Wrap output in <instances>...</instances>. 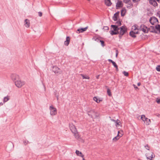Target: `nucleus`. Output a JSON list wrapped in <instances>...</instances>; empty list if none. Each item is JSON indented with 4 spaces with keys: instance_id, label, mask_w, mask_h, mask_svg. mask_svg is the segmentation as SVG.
I'll return each mask as SVG.
<instances>
[{
    "instance_id": "obj_1",
    "label": "nucleus",
    "mask_w": 160,
    "mask_h": 160,
    "mask_svg": "<svg viewBox=\"0 0 160 160\" xmlns=\"http://www.w3.org/2000/svg\"><path fill=\"white\" fill-rule=\"evenodd\" d=\"M119 31H118V32H114L112 30H110L109 32L112 35L119 34V38L120 39L121 38L122 36L127 32V28L125 26H122L119 28Z\"/></svg>"
},
{
    "instance_id": "obj_2",
    "label": "nucleus",
    "mask_w": 160,
    "mask_h": 160,
    "mask_svg": "<svg viewBox=\"0 0 160 160\" xmlns=\"http://www.w3.org/2000/svg\"><path fill=\"white\" fill-rule=\"evenodd\" d=\"M86 111L88 115L93 119L97 118L99 116V114L91 108H87Z\"/></svg>"
},
{
    "instance_id": "obj_3",
    "label": "nucleus",
    "mask_w": 160,
    "mask_h": 160,
    "mask_svg": "<svg viewBox=\"0 0 160 160\" xmlns=\"http://www.w3.org/2000/svg\"><path fill=\"white\" fill-rule=\"evenodd\" d=\"M137 28L138 27H137V25H136L132 26V31L130 32L129 33L130 35L132 37H136V36L135 35V34L138 33V30H137Z\"/></svg>"
},
{
    "instance_id": "obj_4",
    "label": "nucleus",
    "mask_w": 160,
    "mask_h": 160,
    "mask_svg": "<svg viewBox=\"0 0 160 160\" xmlns=\"http://www.w3.org/2000/svg\"><path fill=\"white\" fill-rule=\"evenodd\" d=\"M137 30L138 31H142L144 33H146L148 32V28L144 24H141L140 26H137Z\"/></svg>"
},
{
    "instance_id": "obj_5",
    "label": "nucleus",
    "mask_w": 160,
    "mask_h": 160,
    "mask_svg": "<svg viewBox=\"0 0 160 160\" xmlns=\"http://www.w3.org/2000/svg\"><path fill=\"white\" fill-rule=\"evenodd\" d=\"M146 156L147 160H153L152 158L155 157L154 153L151 152H149L146 153Z\"/></svg>"
},
{
    "instance_id": "obj_6",
    "label": "nucleus",
    "mask_w": 160,
    "mask_h": 160,
    "mask_svg": "<svg viewBox=\"0 0 160 160\" xmlns=\"http://www.w3.org/2000/svg\"><path fill=\"white\" fill-rule=\"evenodd\" d=\"M49 110L50 111V114L51 115L53 116L57 114V110L56 108L54 107L52 105L50 106Z\"/></svg>"
},
{
    "instance_id": "obj_7",
    "label": "nucleus",
    "mask_w": 160,
    "mask_h": 160,
    "mask_svg": "<svg viewBox=\"0 0 160 160\" xmlns=\"http://www.w3.org/2000/svg\"><path fill=\"white\" fill-rule=\"evenodd\" d=\"M141 118L147 125H149L151 123L150 119L146 118L144 115H141Z\"/></svg>"
},
{
    "instance_id": "obj_8",
    "label": "nucleus",
    "mask_w": 160,
    "mask_h": 160,
    "mask_svg": "<svg viewBox=\"0 0 160 160\" xmlns=\"http://www.w3.org/2000/svg\"><path fill=\"white\" fill-rule=\"evenodd\" d=\"M52 70L55 74H60L62 72V70L57 66H53Z\"/></svg>"
},
{
    "instance_id": "obj_9",
    "label": "nucleus",
    "mask_w": 160,
    "mask_h": 160,
    "mask_svg": "<svg viewBox=\"0 0 160 160\" xmlns=\"http://www.w3.org/2000/svg\"><path fill=\"white\" fill-rule=\"evenodd\" d=\"M15 83L16 86L18 88H21L25 84L24 82L22 81L19 79L15 81Z\"/></svg>"
},
{
    "instance_id": "obj_10",
    "label": "nucleus",
    "mask_w": 160,
    "mask_h": 160,
    "mask_svg": "<svg viewBox=\"0 0 160 160\" xmlns=\"http://www.w3.org/2000/svg\"><path fill=\"white\" fill-rule=\"evenodd\" d=\"M149 21L152 25L157 24L158 23V20L155 17H151L149 19Z\"/></svg>"
},
{
    "instance_id": "obj_11",
    "label": "nucleus",
    "mask_w": 160,
    "mask_h": 160,
    "mask_svg": "<svg viewBox=\"0 0 160 160\" xmlns=\"http://www.w3.org/2000/svg\"><path fill=\"white\" fill-rule=\"evenodd\" d=\"M69 128L72 133L76 131L77 129L75 126L72 123H70L69 124Z\"/></svg>"
},
{
    "instance_id": "obj_12",
    "label": "nucleus",
    "mask_w": 160,
    "mask_h": 160,
    "mask_svg": "<svg viewBox=\"0 0 160 160\" xmlns=\"http://www.w3.org/2000/svg\"><path fill=\"white\" fill-rule=\"evenodd\" d=\"M11 78L13 81H16L17 80L19 79V76L15 74H12L11 76Z\"/></svg>"
},
{
    "instance_id": "obj_13",
    "label": "nucleus",
    "mask_w": 160,
    "mask_h": 160,
    "mask_svg": "<svg viewBox=\"0 0 160 160\" xmlns=\"http://www.w3.org/2000/svg\"><path fill=\"white\" fill-rule=\"evenodd\" d=\"M111 27H112L111 29H112V30L114 32H118V31H119V28L117 25H112Z\"/></svg>"
},
{
    "instance_id": "obj_14",
    "label": "nucleus",
    "mask_w": 160,
    "mask_h": 160,
    "mask_svg": "<svg viewBox=\"0 0 160 160\" xmlns=\"http://www.w3.org/2000/svg\"><path fill=\"white\" fill-rule=\"evenodd\" d=\"M88 27L87 26V27L84 28H80L78 29L77 30V33H79L80 32H83L86 31L87 29L88 28Z\"/></svg>"
},
{
    "instance_id": "obj_15",
    "label": "nucleus",
    "mask_w": 160,
    "mask_h": 160,
    "mask_svg": "<svg viewBox=\"0 0 160 160\" xmlns=\"http://www.w3.org/2000/svg\"><path fill=\"white\" fill-rule=\"evenodd\" d=\"M75 138L77 139H78L80 138V136L79 135V133L78 132L77 130L73 133H72Z\"/></svg>"
},
{
    "instance_id": "obj_16",
    "label": "nucleus",
    "mask_w": 160,
    "mask_h": 160,
    "mask_svg": "<svg viewBox=\"0 0 160 160\" xmlns=\"http://www.w3.org/2000/svg\"><path fill=\"white\" fill-rule=\"evenodd\" d=\"M150 3L154 7L157 6L158 4L155 0H149Z\"/></svg>"
},
{
    "instance_id": "obj_17",
    "label": "nucleus",
    "mask_w": 160,
    "mask_h": 160,
    "mask_svg": "<svg viewBox=\"0 0 160 160\" xmlns=\"http://www.w3.org/2000/svg\"><path fill=\"white\" fill-rule=\"evenodd\" d=\"M70 40V39L69 37H67L66 40L64 42L65 45L67 46H68Z\"/></svg>"
},
{
    "instance_id": "obj_18",
    "label": "nucleus",
    "mask_w": 160,
    "mask_h": 160,
    "mask_svg": "<svg viewBox=\"0 0 160 160\" xmlns=\"http://www.w3.org/2000/svg\"><path fill=\"white\" fill-rule=\"evenodd\" d=\"M119 13V12H118L114 14L112 18L114 21H116L117 20V18L118 16Z\"/></svg>"
},
{
    "instance_id": "obj_19",
    "label": "nucleus",
    "mask_w": 160,
    "mask_h": 160,
    "mask_svg": "<svg viewBox=\"0 0 160 160\" xmlns=\"http://www.w3.org/2000/svg\"><path fill=\"white\" fill-rule=\"evenodd\" d=\"M122 1H118L116 5V7L117 8H120L122 7Z\"/></svg>"
},
{
    "instance_id": "obj_20",
    "label": "nucleus",
    "mask_w": 160,
    "mask_h": 160,
    "mask_svg": "<svg viewBox=\"0 0 160 160\" xmlns=\"http://www.w3.org/2000/svg\"><path fill=\"white\" fill-rule=\"evenodd\" d=\"M25 24L24 25L25 27L27 28H28L30 26V22L29 21L28 19H26L25 20Z\"/></svg>"
},
{
    "instance_id": "obj_21",
    "label": "nucleus",
    "mask_w": 160,
    "mask_h": 160,
    "mask_svg": "<svg viewBox=\"0 0 160 160\" xmlns=\"http://www.w3.org/2000/svg\"><path fill=\"white\" fill-rule=\"evenodd\" d=\"M124 2L125 3H129L128 6L129 7H131L132 6V3L131 2V1L130 0H123Z\"/></svg>"
},
{
    "instance_id": "obj_22",
    "label": "nucleus",
    "mask_w": 160,
    "mask_h": 160,
    "mask_svg": "<svg viewBox=\"0 0 160 160\" xmlns=\"http://www.w3.org/2000/svg\"><path fill=\"white\" fill-rule=\"evenodd\" d=\"M122 136V134H121L120 135H117L115 137L113 138L112 139V140L114 141H116L117 140H118L120 137H121Z\"/></svg>"
},
{
    "instance_id": "obj_23",
    "label": "nucleus",
    "mask_w": 160,
    "mask_h": 160,
    "mask_svg": "<svg viewBox=\"0 0 160 160\" xmlns=\"http://www.w3.org/2000/svg\"><path fill=\"white\" fill-rule=\"evenodd\" d=\"M105 4L108 6H110L112 4L110 0H105Z\"/></svg>"
},
{
    "instance_id": "obj_24",
    "label": "nucleus",
    "mask_w": 160,
    "mask_h": 160,
    "mask_svg": "<svg viewBox=\"0 0 160 160\" xmlns=\"http://www.w3.org/2000/svg\"><path fill=\"white\" fill-rule=\"evenodd\" d=\"M126 10L125 8H123L121 11V15L122 16H124L125 14Z\"/></svg>"
},
{
    "instance_id": "obj_25",
    "label": "nucleus",
    "mask_w": 160,
    "mask_h": 160,
    "mask_svg": "<svg viewBox=\"0 0 160 160\" xmlns=\"http://www.w3.org/2000/svg\"><path fill=\"white\" fill-rule=\"evenodd\" d=\"M95 40L97 41V42H98L99 41V42H101V45L102 47H103L104 46H105L104 42L103 41L101 40H99V39L98 38H97Z\"/></svg>"
},
{
    "instance_id": "obj_26",
    "label": "nucleus",
    "mask_w": 160,
    "mask_h": 160,
    "mask_svg": "<svg viewBox=\"0 0 160 160\" xmlns=\"http://www.w3.org/2000/svg\"><path fill=\"white\" fill-rule=\"evenodd\" d=\"M76 153L77 155L78 156L81 157H83V155H82V153L81 152H79V151L76 150Z\"/></svg>"
},
{
    "instance_id": "obj_27",
    "label": "nucleus",
    "mask_w": 160,
    "mask_h": 160,
    "mask_svg": "<svg viewBox=\"0 0 160 160\" xmlns=\"http://www.w3.org/2000/svg\"><path fill=\"white\" fill-rule=\"evenodd\" d=\"M9 99V97L7 96V97H5L3 98V102L4 103L7 102Z\"/></svg>"
},
{
    "instance_id": "obj_28",
    "label": "nucleus",
    "mask_w": 160,
    "mask_h": 160,
    "mask_svg": "<svg viewBox=\"0 0 160 160\" xmlns=\"http://www.w3.org/2000/svg\"><path fill=\"white\" fill-rule=\"evenodd\" d=\"M115 123H116V126L117 127L118 126L120 125V123H121V122H120V121L119 120L117 119Z\"/></svg>"
},
{
    "instance_id": "obj_29",
    "label": "nucleus",
    "mask_w": 160,
    "mask_h": 160,
    "mask_svg": "<svg viewBox=\"0 0 160 160\" xmlns=\"http://www.w3.org/2000/svg\"><path fill=\"white\" fill-rule=\"evenodd\" d=\"M112 63V65H113V66L116 68V70L117 71H118V66L116 64V63L114 62H113Z\"/></svg>"
},
{
    "instance_id": "obj_30",
    "label": "nucleus",
    "mask_w": 160,
    "mask_h": 160,
    "mask_svg": "<svg viewBox=\"0 0 160 160\" xmlns=\"http://www.w3.org/2000/svg\"><path fill=\"white\" fill-rule=\"evenodd\" d=\"M81 76H82L83 79H90V78L87 76H84L83 74H81L80 75Z\"/></svg>"
},
{
    "instance_id": "obj_31",
    "label": "nucleus",
    "mask_w": 160,
    "mask_h": 160,
    "mask_svg": "<svg viewBox=\"0 0 160 160\" xmlns=\"http://www.w3.org/2000/svg\"><path fill=\"white\" fill-rule=\"evenodd\" d=\"M93 100L96 101L97 103H99L101 101L100 100H98V98L96 97H94L93 98Z\"/></svg>"
},
{
    "instance_id": "obj_32",
    "label": "nucleus",
    "mask_w": 160,
    "mask_h": 160,
    "mask_svg": "<svg viewBox=\"0 0 160 160\" xmlns=\"http://www.w3.org/2000/svg\"><path fill=\"white\" fill-rule=\"evenodd\" d=\"M107 93L109 96H112L110 90L109 88H108L107 89Z\"/></svg>"
},
{
    "instance_id": "obj_33",
    "label": "nucleus",
    "mask_w": 160,
    "mask_h": 160,
    "mask_svg": "<svg viewBox=\"0 0 160 160\" xmlns=\"http://www.w3.org/2000/svg\"><path fill=\"white\" fill-rule=\"evenodd\" d=\"M155 28L157 29V30L158 31L160 32V26L159 25H156L155 26Z\"/></svg>"
},
{
    "instance_id": "obj_34",
    "label": "nucleus",
    "mask_w": 160,
    "mask_h": 160,
    "mask_svg": "<svg viewBox=\"0 0 160 160\" xmlns=\"http://www.w3.org/2000/svg\"><path fill=\"white\" fill-rule=\"evenodd\" d=\"M145 148L147 150H149L150 149V147L149 146L148 144H147L145 146Z\"/></svg>"
},
{
    "instance_id": "obj_35",
    "label": "nucleus",
    "mask_w": 160,
    "mask_h": 160,
    "mask_svg": "<svg viewBox=\"0 0 160 160\" xmlns=\"http://www.w3.org/2000/svg\"><path fill=\"white\" fill-rule=\"evenodd\" d=\"M122 73L124 74V76H128V73L126 71H123Z\"/></svg>"
},
{
    "instance_id": "obj_36",
    "label": "nucleus",
    "mask_w": 160,
    "mask_h": 160,
    "mask_svg": "<svg viewBox=\"0 0 160 160\" xmlns=\"http://www.w3.org/2000/svg\"><path fill=\"white\" fill-rule=\"evenodd\" d=\"M156 69L158 71L160 72V65L157 66Z\"/></svg>"
},
{
    "instance_id": "obj_37",
    "label": "nucleus",
    "mask_w": 160,
    "mask_h": 160,
    "mask_svg": "<svg viewBox=\"0 0 160 160\" xmlns=\"http://www.w3.org/2000/svg\"><path fill=\"white\" fill-rule=\"evenodd\" d=\"M123 132L122 131H118V135H120L121 134H122V136L123 133H122Z\"/></svg>"
},
{
    "instance_id": "obj_38",
    "label": "nucleus",
    "mask_w": 160,
    "mask_h": 160,
    "mask_svg": "<svg viewBox=\"0 0 160 160\" xmlns=\"http://www.w3.org/2000/svg\"><path fill=\"white\" fill-rule=\"evenodd\" d=\"M116 24L118 26H120L121 24V23L120 21H118L116 22Z\"/></svg>"
},
{
    "instance_id": "obj_39",
    "label": "nucleus",
    "mask_w": 160,
    "mask_h": 160,
    "mask_svg": "<svg viewBox=\"0 0 160 160\" xmlns=\"http://www.w3.org/2000/svg\"><path fill=\"white\" fill-rule=\"evenodd\" d=\"M103 29L104 30H108L109 29V28L107 26H104L103 28Z\"/></svg>"
},
{
    "instance_id": "obj_40",
    "label": "nucleus",
    "mask_w": 160,
    "mask_h": 160,
    "mask_svg": "<svg viewBox=\"0 0 160 160\" xmlns=\"http://www.w3.org/2000/svg\"><path fill=\"white\" fill-rule=\"evenodd\" d=\"M38 15L40 17H41L42 16V13L41 12H38Z\"/></svg>"
},
{
    "instance_id": "obj_41",
    "label": "nucleus",
    "mask_w": 160,
    "mask_h": 160,
    "mask_svg": "<svg viewBox=\"0 0 160 160\" xmlns=\"http://www.w3.org/2000/svg\"><path fill=\"white\" fill-rule=\"evenodd\" d=\"M140 0H132V1L133 2L135 3L136 2H138Z\"/></svg>"
},
{
    "instance_id": "obj_42",
    "label": "nucleus",
    "mask_w": 160,
    "mask_h": 160,
    "mask_svg": "<svg viewBox=\"0 0 160 160\" xmlns=\"http://www.w3.org/2000/svg\"><path fill=\"white\" fill-rule=\"evenodd\" d=\"M108 61L109 62H112V63L114 62L111 59H109L108 60Z\"/></svg>"
},
{
    "instance_id": "obj_43",
    "label": "nucleus",
    "mask_w": 160,
    "mask_h": 160,
    "mask_svg": "<svg viewBox=\"0 0 160 160\" xmlns=\"http://www.w3.org/2000/svg\"><path fill=\"white\" fill-rule=\"evenodd\" d=\"M158 14L159 16V17L160 18V11H159L158 12Z\"/></svg>"
},
{
    "instance_id": "obj_44",
    "label": "nucleus",
    "mask_w": 160,
    "mask_h": 160,
    "mask_svg": "<svg viewBox=\"0 0 160 160\" xmlns=\"http://www.w3.org/2000/svg\"><path fill=\"white\" fill-rule=\"evenodd\" d=\"M157 102L158 103H160V99H158L157 101Z\"/></svg>"
},
{
    "instance_id": "obj_45",
    "label": "nucleus",
    "mask_w": 160,
    "mask_h": 160,
    "mask_svg": "<svg viewBox=\"0 0 160 160\" xmlns=\"http://www.w3.org/2000/svg\"><path fill=\"white\" fill-rule=\"evenodd\" d=\"M111 120L112 121H113V122H116V120H115L113 119H111Z\"/></svg>"
},
{
    "instance_id": "obj_46",
    "label": "nucleus",
    "mask_w": 160,
    "mask_h": 160,
    "mask_svg": "<svg viewBox=\"0 0 160 160\" xmlns=\"http://www.w3.org/2000/svg\"><path fill=\"white\" fill-rule=\"evenodd\" d=\"M141 85V83L140 82H139L138 83L137 85L138 86H139Z\"/></svg>"
},
{
    "instance_id": "obj_47",
    "label": "nucleus",
    "mask_w": 160,
    "mask_h": 160,
    "mask_svg": "<svg viewBox=\"0 0 160 160\" xmlns=\"http://www.w3.org/2000/svg\"><path fill=\"white\" fill-rule=\"evenodd\" d=\"M3 103H4V102L3 103H2V102H0V105H1V106L3 104Z\"/></svg>"
},
{
    "instance_id": "obj_48",
    "label": "nucleus",
    "mask_w": 160,
    "mask_h": 160,
    "mask_svg": "<svg viewBox=\"0 0 160 160\" xmlns=\"http://www.w3.org/2000/svg\"><path fill=\"white\" fill-rule=\"evenodd\" d=\"M133 86H134V87L135 88H138V87L137 86H136L135 85L133 84Z\"/></svg>"
},
{
    "instance_id": "obj_49",
    "label": "nucleus",
    "mask_w": 160,
    "mask_h": 160,
    "mask_svg": "<svg viewBox=\"0 0 160 160\" xmlns=\"http://www.w3.org/2000/svg\"><path fill=\"white\" fill-rule=\"evenodd\" d=\"M157 2H160V0H156Z\"/></svg>"
},
{
    "instance_id": "obj_50",
    "label": "nucleus",
    "mask_w": 160,
    "mask_h": 160,
    "mask_svg": "<svg viewBox=\"0 0 160 160\" xmlns=\"http://www.w3.org/2000/svg\"><path fill=\"white\" fill-rule=\"evenodd\" d=\"M118 54V53H116V57H117Z\"/></svg>"
},
{
    "instance_id": "obj_51",
    "label": "nucleus",
    "mask_w": 160,
    "mask_h": 160,
    "mask_svg": "<svg viewBox=\"0 0 160 160\" xmlns=\"http://www.w3.org/2000/svg\"><path fill=\"white\" fill-rule=\"evenodd\" d=\"M99 75H98V76H97V78H99Z\"/></svg>"
},
{
    "instance_id": "obj_52",
    "label": "nucleus",
    "mask_w": 160,
    "mask_h": 160,
    "mask_svg": "<svg viewBox=\"0 0 160 160\" xmlns=\"http://www.w3.org/2000/svg\"><path fill=\"white\" fill-rule=\"evenodd\" d=\"M24 143H26V141L24 142Z\"/></svg>"
},
{
    "instance_id": "obj_53",
    "label": "nucleus",
    "mask_w": 160,
    "mask_h": 160,
    "mask_svg": "<svg viewBox=\"0 0 160 160\" xmlns=\"http://www.w3.org/2000/svg\"><path fill=\"white\" fill-rule=\"evenodd\" d=\"M82 160H85L84 158H83Z\"/></svg>"
},
{
    "instance_id": "obj_54",
    "label": "nucleus",
    "mask_w": 160,
    "mask_h": 160,
    "mask_svg": "<svg viewBox=\"0 0 160 160\" xmlns=\"http://www.w3.org/2000/svg\"><path fill=\"white\" fill-rule=\"evenodd\" d=\"M57 100L58 99V97H57Z\"/></svg>"
}]
</instances>
